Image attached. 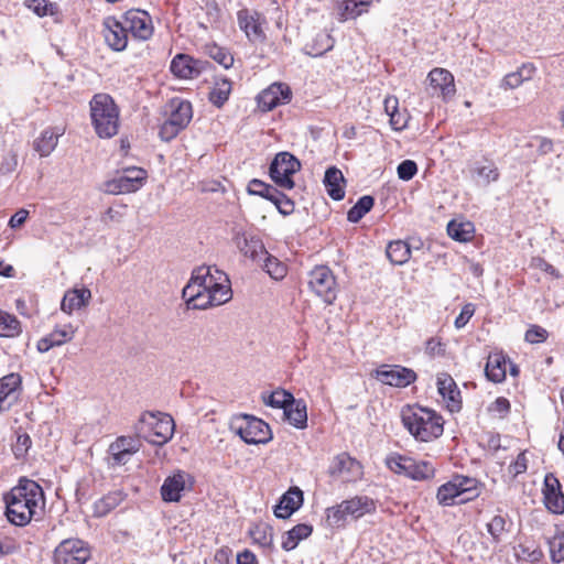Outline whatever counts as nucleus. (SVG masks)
Segmentation results:
<instances>
[{"label":"nucleus","instance_id":"6","mask_svg":"<svg viewBox=\"0 0 564 564\" xmlns=\"http://www.w3.org/2000/svg\"><path fill=\"white\" fill-rule=\"evenodd\" d=\"M376 511L375 501L367 496H355L326 509V522L329 527H343L347 520H357Z\"/></svg>","mask_w":564,"mask_h":564},{"label":"nucleus","instance_id":"12","mask_svg":"<svg viewBox=\"0 0 564 564\" xmlns=\"http://www.w3.org/2000/svg\"><path fill=\"white\" fill-rule=\"evenodd\" d=\"M147 177V172L140 167H129L122 174L104 183V192L111 195L138 191Z\"/></svg>","mask_w":564,"mask_h":564},{"label":"nucleus","instance_id":"2","mask_svg":"<svg viewBox=\"0 0 564 564\" xmlns=\"http://www.w3.org/2000/svg\"><path fill=\"white\" fill-rule=\"evenodd\" d=\"M4 502L8 521L17 527H24L31 520L42 517L45 498L37 482L20 479L19 484L4 495Z\"/></svg>","mask_w":564,"mask_h":564},{"label":"nucleus","instance_id":"62","mask_svg":"<svg viewBox=\"0 0 564 564\" xmlns=\"http://www.w3.org/2000/svg\"><path fill=\"white\" fill-rule=\"evenodd\" d=\"M489 410L491 412L498 413L501 416L506 415L510 410V402L506 398H498L490 405Z\"/></svg>","mask_w":564,"mask_h":564},{"label":"nucleus","instance_id":"1","mask_svg":"<svg viewBox=\"0 0 564 564\" xmlns=\"http://www.w3.org/2000/svg\"><path fill=\"white\" fill-rule=\"evenodd\" d=\"M188 307L206 310L219 306L232 297L228 275L215 265H203L195 269L182 292Z\"/></svg>","mask_w":564,"mask_h":564},{"label":"nucleus","instance_id":"17","mask_svg":"<svg viewBox=\"0 0 564 564\" xmlns=\"http://www.w3.org/2000/svg\"><path fill=\"white\" fill-rule=\"evenodd\" d=\"M234 241L239 251L254 262H260L268 252L258 236L242 229H234Z\"/></svg>","mask_w":564,"mask_h":564},{"label":"nucleus","instance_id":"33","mask_svg":"<svg viewBox=\"0 0 564 564\" xmlns=\"http://www.w3.org/2000/svg\"><path fill=\"white\" fill-rule=\"evenodd\" d=\"M507 361L502 354H490L487 358L485 373L492 382H501L506 378Z\"/></svg>","mask_w":564,"mask_h":564},{"label":"nucleus","instance_id":"23","mask_svg":"<svg viewBox=\"0 0 564 564\" xmlns=\"http://www.w3.org/2000/svg\"><path fill=\"white\" fill-rule=\"evenodd\" d=\"M22 379L19 373H9L0 379V413L17 403Z\"/></svg>","mask_w":564,"mask_h":564},{"label":"nucleus","instance_id":"56","mask_svg":"<svg viewBox=\"0 0 564 564\" xmlns=\"http://www.w3.org/2000/svg\"><path fill=\"white\" fill-rule=\"evenodd\" d=\"M209 55L212 58H214L217 63H219L225 68H228L234 63V57L226 52L224 48L219 46H213L209 48Z\"/></svg>","mask_w":564,"mask_h":564},{"label":"nucleus","instance_id":"63","mask_svg":"<svg viewBox=\"0 0 564 564\" xmlns=\"http://www.w3.org/2000/svg\"><path fill=\"white\" fill-rule=\"evenodd\" d=\"M29 216V212L21 208L19 209L14 215L11 216L10 220H9V226L11 228H18V227H21L26 218Z\"/></svg>","mask_w":564,"mask_h":564},{"label":"nucleus","instance_id":"52","mask_svg":"<svg viewBox=\"0 0 564 564\" xmlns=\"http://www.w3.org/2000/svg\"><path fill=\"white\" fill-rule=\"evenodd\" d=\"M76 329L72 324H66L62 327H56L48 334L50 340L53 341L55 346H61L65 343L70 341L75 336Z\"/></svg>","mask_w":564,"mask_h":564},{"label":"nucleus","instance_id":"58","mask_svg":"<svg viewBox=\"0 0 564 564\" xmlns=\"http://www.w3.org/2000/svg\"><path fill=\"white\" fill-rule=\"evenodd\" d=\"M527 469H528L527 455H525V452H521L517 456L516 460L509 466V473L513 477H517L518 475L525 473Z\"/></svg>","mask_w":564,"mask_h":564},{"label":"nucleus","instance_id":"47","mask_svg":"<svg viewBox=\"0 0 564 564\" xmlns=\"http://www.w3.org/2000/svg\"><path fill=\"white\" fill-rule=\"evenodd\" d=\"M487 531L490 534L492 542L498 544L502 542L503 536L507 534L506 518L497 514L487 523Z\"/></svg>","mask_w":564,"mask_h":564},{"label":"nucleus","instance_id":"50","mask_svg":"<svg viewBox=\"0 0 564 564\" xmlns=\"http://www.w3.org/2000/svg\"><path fill=\"white\" fill-rule=\"evenodd\" d=\"M295 401L292 393L286 392L285 390H275L273 391L268 399L265 400V404L272 408L283 409L292 405Z\"/></svg>","mask_w":564,"mask_h":564},{"label":"nucleus","instance_id":"27","mask_svg":"<svg viewBox=\"0 0 564 564\" xmlns=\"http://www.w3.org/2000/svg\"><path fill=\"white\" fill-rule=\"evenodd\" d=\"M430 86L433 89V94H440L443 98H447L454 95L455 85L454 76L444 68H434L429 74Z\"/></svg>","mask_w":564,"mask_h":564},{"label":"nucleus","instance_id":"51","mask_svg":"<svg viewBox=\"0 0 564 564\" xmlns=\"http://www.w3.org/2000/svg\"><path fill=\"white\" fill-rule=\"evenodd\" d=\"M272 528L268 524H257L250 530L251 538L262 546H269L273 542Z\"/></svg>","mask_w":564,"mask_h":564},{"label":"nucleus","instance_id":"28","mask_svg":"<svg viewBox=\"0 0 564 564\" xmlns=\"http://www.w3.org/2000/svg\"><path fill=\"white\" fill-rule=\"evenodd\" d=\"M171 70L180 78H193L200 74V62L188 55L178 54L171 63Z\"/></svg>","mask_w":564,"mask_h":564},{"label":"nucleus","instance_id":"37","mask_svg":"<svg viewBox=\"0 0 564 564\" xmlns=\"http://www.w3.org/2000/svg\"><path fill=\"white\" fill-rule=\"evenodd\" d=\"M456 487L458 488L460 499L458 502H466L479 495L478 481L476 478L456 475L453 477Z\"/></svg>","mask_w":564,"mask_h":564},{"label":"nucleus","instance_id":"24","mask_svg":"<svg viewBox=\"0 0 564 564\" xmlns=\"http://www.w3.org/2000/svg\"><path fill=\"white\" fill-rule=\"evenodd\" d=\"M437 390L443 400L447 403L451 412H457L462 408L460 391L455 380L448 373L437 376Z\"/></svg>","mask_w":564,"mask_h":564},{"label":"nucleus","instance_id":"8","mask_svg":"<svg viewBox=\"0 0 564 564\" xmlns=\"http://www.w3.org/2000/svg\"><path fill=\"white\" fill-rule=\"evenodd\" d=\"M230 430L247 444H265L272 440L270 426L261 419L248 414L234 417Z\"/></svg>","mask_w":564,"mask_h":564},{"label":"nucleus","instance_id":"15","mask_svg":"<svg viewBox=\"0 0 564 564\" xmlns=\"http://www.w3.org/2000/svg\"><path fill=\"white\" fill-rule=\"evenodd\" d=\"M123 25L128 32L138 40H148L153 33L151 17L148 12L139 9L127 11L122 15Z\"/></svg>","mask_w":564,"mask_h":564},{"label":"nucleus","instance_id":"19","mask_svg":"<svg viewBox=\"0 0 564 564\" xmlns=\"http://www.w3.org/2000/svg\"><path fill=\"white\" fill-rule=\"evenodd\" d=\"M102 34L107 45L117 52H121L128 44V29L123 25V21L117 20L113 17H108L104 20Z\"/></svg>","mask_w":564,"mask_h":564},{"label":"nucleus","instance_id":"40","mask_svg":"<svg viewBox=\"0 0 564 564\" xmlns=\"http://www.w3.org/2000/svg\"><path fill=\"white\" fill-rule=\"evenodd\" d=\"M230 93L231 82L226 78L217 79L209 93V101L220 108L228 100Z\"/></svg>","mask_w":564,"mask_h":564},{"label":"nucleus","instance_id":"43","mask_svg":"<svg viewBox=\"0 0 564 564\" xmlns=\"http://www.w3.org/2000/svg\"><path fill=\"white\" fill-rule=\"evenodd\" d=\"M474 232V226L471 223H458L456 220H452L447 225V234L451 238L456 241H468L471 239Z\"/></svg>","mask_w":564,"mask_h":564},{"label":"nucleus","instance_id":"55","mask_svg":"<svg viewBox=\"0 0 564 564\" xmlns=\"http://www.w3.org/2000/svg\"><path fill=\"white\" fill-rule=\"evenodd\" d=\"M398 176L400 180L410 181L417 172V165L412 160H404L398 166Z\"/></svg>","mask_w":564,"mask_h":564},{"label":"nucleus","instance_id":"5","mask_svg":"<svg viewBox=\"0 0 564 564\" xmlns=\"http://www.w3.org/2000/svg\"><path fill=\"white\" fill-rule=\"evenodd\" d=\"M174 420L170 414L162 412H144L134 426L139 437H143L151 444L163 445L174 434Z\"/></svg>","mask_w":564,"mask_h":564},{"label":"nucleus","instance_id":"3","mask_svg":"<svg viewBox=\"0 0 564 564\" xmlns=\"http://www.w3.org/2000/svg\"><path fill=\"white\" fill-rule=\"evenodd\" d=\"M403 426L420 442H431L443 434V417L435 411L419 405H406L401 411Z\"/></svg>","mask_w":564,"mask_h":564},{"label":"nucleus","instance_id":"14","mask_svg":"<svg viewBox=\"0 0 564 564\" xmlns=\"http://www.w3.org/2000/svg\"><path fill=\"white\" fill-rule=\"evenodd\" d=\"M237 21L240 30L245 32L250 42L261 43L265 40L263 31L265 20L258 11L241 9L237 13Z\"/></svg>","mask_w":564,"mask_h":564},{"label":"nucleus","instance_id":"53","mask_svg":"<svg viewBox=\"0 0 564 564\" xmlns=\"http://www.w3.org/2000/svg\"><path fill=\"white\" fill-rule=\"evenodd\" d=\"M274 196L275 198H272L271 202L275 205L282 215L288 216L294 212V203L288 196L279 191Z\"/></svg>","mask_w":564,"mask_h":564},{"label":"nucleus","instance_id":"49","mask_svg":"<svg viewBox=\"0 0 564 564\" xmlns=\"http://www.w3.org/2000/svg\"><path fill=\"white\" fill-rule=\"evenodd\" d=\"M276 192L278 189L274 186L257 178L250 181L248 185L249 194L261 196L270 202L272 200V198H275L274 195L276 194Z\"/></svg>","mask_w":564,"mask_h":564},{"label":"nucleus","instance_id":"25","mask_svg":"<svg viewBox=\"0 0 564 564\" xmlns=\"http://www.w3.org/2000/svg\"><path fill=\"white\" fill-rule=\"evenodd\" d=\"M469 173L471 178L482 186H487L499 178L498 167L488 159L475 161L469 167Z\"/></svg>","mask_w":564,"mask_h":564},{"label":"nucleus","instance_id":"64","mask_svg":"<svg viewBox=\"0 0 564 564\" xmlns=\"http://www.w3.org/2000/svg\"><path fill=\"white\" fill-rule=\"evenodd\" d=\"M237 564H258V561L252 552L246 550L237 555Z\"/></svg>","mask_w":564,"mask_h":564},{"label":"nucleus","instance_id":"4","mask_svg":"<svg viewBox=\"0 0 564 564\" xmlns=\"http://www.w3.org/2000/svg\"><path fill=\"white\" fill-rule=\"evenodd\" d=\"M90 117L100 138H111L119 130V108L111 96L97 94L90 100Z\"/></svg>","mask_w":564,"mask_h":564},{"label":"nucleus","instance_id":"31","mask_svg":"<svg viewBox=\"0 0 564 564\" xmlns=\"http://www.w3.org/2000/svg\"><path fill=\"white\" fill-rule=\"evenodd\" d=\"M535 69L532 63L522 64L516 72H511L502 78L500 88L505 90L518 88L524 82L532 79Z\"/></svg>","mask_w":564,"mask_h":564},{"label":"nucleus","instance_id":"29","mask_svg":"<svg viewBox=\"0 0 564 564\" xmlns=\"http://www.w3.org/2000/svg\"><path fill=\"white\" fill-rule=\"evenodd\" d=\"M91 292L87 288L68 290L62 300L61 308L67 314L88 305Z\"/></svg>","mask_w":564,"mask_h":564},{"label":"nucleus","instance_id":"36","mask_svg":"<svg viewBox=\"0 0 564 564\" xmlns=\"http://www.w3.org/2000/svg\"><path fill=\"white\" fill-rule=\"evenodd\" d=\"M285 419L296 429H304L307 425L306 404L303 400H295L283 411Z\"/></svg>","mask_w":564,"mask_h":564},{"label":"nucleus","instance_id":"59","mask_svg":"<svg viewBox=\"0 0 564 564\" xmlns=\"http://www.w3.org/2000/svg\"><path fill=\"white\" fill-rule=\"evenodd\" d=\"M475 313V306L471 303L466 304L459 315L455 318L454 325L457 329L463 328Z\"/></svg>","mask_w":564,"mask_h":564},{"label":"nucleus","instance_id":"57","mask_svg":"<svg viewBox=\"0 0 564 564\" xmlns=\"http://www.w3.org/2000/svg\"><path fill=\"white\" fill-rule=\"evenodd\" d=\"M547 332L540 326H532L525 332V340L531 344L542 343L546 339Z\"/></svg>","mask_w":564,"mask_h":564},{"label":"nucleus","instance_id":"26","mask_svg":"<svg viewBox=\"0 0 564 564\" xmlns=\"http://www.w3.org/2000/svg\"><path fill=\"white\" fill-rule=\"evenodd\" d=\"M303 503V491L299 487H291L275 506L274 514L276 518L288 519Z\"/></svg>","mask_w":564,"mask_h":564},{"label":"nucleus","instance_id":"42","mask_svg":"<svg viewBox=\"0 0 564 564\" xmlns=\"http://www.w3.org/2000/svg\"><path fill=\"white\" fill-rule=\"evenodd\" d=\"M122 495L119 491L110 492L94 505V513L97 517H104L113 510L122 501Z\"/></svg>","mask_w":564,"mask_h":564},{"label":"nucleus","instance_id":"34","mask_svg":"<svg viewBox=\"0 0 564 564\" xmlns=\"http://www.w3.org/2000/svg\"><path fill=\"white\" fill-rule=\"evenodd\" d=\"M59 134V132L55 131L52 128L43 130L40 137L36 138L33 142L34 150L42 158L48 156L55 150L58 143Z\"/></svg>","mask_w":564,"mask_h":564},{"label":"nucleus","instance_id":"20","mask_svg":"<svg viewBox=\"0 0 564 564\" xmlns=\"http://www.w3.org/2000/svg\"><path fill=\"white\" fill-rule=\"evenodd\" d=\"M543 502L554 514L564 513V494L560 480L553 474H546L543 486Z\"/></svg>","mask_w":564,"mask_h":564},{"label":"nucleus","instance_id":"44","mask_svg":"<svg viewBox=\"0 0 564 564\" xmlns=\"http://www.w3.org/2000/svg\"><path fill=\"white\" fill-rule=\"evenodd\" d=\"M456 486L457 485H455V482L452 478L448 482L442 485L438 488L436 498H437V501L440 505L452 506L455 503H459L458 500L462 497H460L458 488Z\"/></svg>","mask_w":564,"mask_h":564},{"label":"nucleus","instance_id":"11","mask_svg":"<svg viewBox=\"0 0 564 564\" xmlns=\"http://www.w3.org/2000/svg\"><path fill=\"white\" fill-rule=\"evenodd\" d=\"M301 169V162L289 152H280L275 155L270 165V176L280 187L292 189L294 181L292 176Z\"/></svg>","mask_w":564,"mask_h":564},{"label":"nucleus","instance_id":"54","mask_svg":"<svg viewBox=\"0 0 564 564\" xmlns=\"http://www.w3.org/2000/svg\"><path fill=\"white\" fill-rule=\"evenodd\" d=\"M26 6L39 17L53 14V4L48 0H28Z\"/></svg>","mask_w":564,"mask_h":564},{"label":"nucleus","instance_id":"39","mask_svg":"<svg viewBox=\"0 0 564 564\" xmlns=\"http://www.w3.org/2000/svg\"><path fill=\"white\" fill-rule=\"evenodd\" d=\"M312 531L313 528L305 523L293 527L290 531H288L286 536L283 539L282 547L285 551L294 550L300 541L312 534Z\"/></svg>","mask_w":564,"mask_h":564},{"label":"nucleus","instance_id":"35","mask_svg":"<svg viewBox=\"0 0 564 564\" xmlns=\"http://www.w3.org/2000/svg\"><path fill=\"white\" fill-rule=\"evenodd\" d=\"M551 560L554 563L564 561V525H554L552 533L546 538Z\"/></svg>","mask_w":564,"mask_h":564},{"label":"nucleus","instance_id":"22","mask_svg":"<svg viewBox=\"0 0 564 564\" xmlns=\"http://www.w3.org/2000/svg\"><path fill=\"white\" fill-rule=\"evenodd\" d=\"M140 442L133 436H119L109 446L112 465H124L140 449Z\"/></svg>","mask_w":564,"mask_h":564},{"label":"nucleus","instance_id":"61","mask_svg":"<svg viewBox=\"0 0 564 564\" xmlns=\"http://www.w3.org/2000/svg\"><path fill=\"white\" fill-rule=\"evenodd\" d=\"M425 351L430 356H442L445 352L444 344L437 338H430L426 341Z\"/></svg>","mask_w":564,"mask_h":564},{"label":"nucleus","instance_id":"13","mask_svg":"<svg viewBox=\"0 0 564 564\" xmlns=\"http://www.w3.org/2000/svg\"><path fill=\"white\" fill-rule=\"evenodd\" d=\"M90 556V551L85 542L79 539L62 541L54 552L55 564H85Z\"/></svg>","mask_w":564,"mask_h":564},{"label":"nucleus","instance_id":"16","mask_svg":"<svg viewBox=\"0 0 564 564\" xmlns=\"http://www.w3.org/2000/svg\"><path fill=\"white\" fill-rule=\"evenodd\" d=\"M328 471L345 481H356L362 476V466L347 453H340L332 460Z\"/></svg>","mask_w":564,"mask_h":564},{"label":"nucleus","instance_id":"38","mask_svg":"<svg viewBox=\"0 0 564 564\" xmlns=\"http://www.w3.org/2000/svg\"><path fill=\"white\" fill-rule=\"evenodd\" d=\"M386 254L392 264L402 265L409 261L411 248L405 241H391L387 246Z\"/></svg>","mask_w":564,"mask_h":564},{"label":"nucleus","instance_id":"21","mask_svg":"<svg viewBox=\"0 0 564 564\" xmlns=\"http://www.w3.org/2000/svg\"><path fill=\"white\" fill-rule=\"evenodd\" d=\"M291 100V89L288 85L274 83L258 96V105L263 111H270L279 105Z\"/></svg>","mask_w":564,"mask_h":564},{"label":"nucleus","instance_id":"7","mask_svg":"<svg viewBox=\"0 0 564 564\" xmlns=\"http://www.w3.org/2000/svg\"><path fill=\"white\" fill-rule=\"evenodd\" d=\"M166 111L169 116L162 123L159 135L163 141L167 142L188 126L193 117V110L189 101L173 98L166 105Z\"/></svg>","mask_w":564,"mask_h":564},{"label":"nucleus","instance_id":"60","mask_svg":"<svg viewBox=\"0 0 564 564\" xmlns=\"http://www.w3.org/2000/svg\"><path fill=\"white\" fill-rule=\"evenodd\" d=\"M18 167V155L15 153H8L3 156L0 163V173L1 174H10L14 172Z\"/></svg>","mask_w":564,"mask_h":564},{"label":"nucleus","instance_id":"9","mask_svg":"<svg viewBox=\"0 0 564 564\" xmlns=\"http://www.w3.org/2000/svg\"><path fill=\"white\" fill-rule=\"evenodd\" d=\"M388 468L413 480H425L434 476V466L425 460L416 462L414 458L400 454H391L387 457Z\"/></svg>","mask_w":564,"mask_h":564},{"label":"nucleus","instance_id":"45","mask_svg":"<svg viewBox=\"0 0 564 564\" xmlns=\"http://www.w3.org/2000/svg\"><path fill=\"white\" fill-rule=\"evenodd\" d=\"M375 199L370 195H365L348 210L347 219L350 223H358L373 207Z\"/></svg>","mask_w":564,"mask_h":564},{"label":"nucleus","instance_id":"48","mask_svg":"<svg viewBox=\"0 0 564 564\" xmlns=\"http://www.w3.org/2000/svg\"><path fill=\"white\" fill-rule=\"evenodd\" d=\"M262 260L264 261L263 269L272 279L281 280L285 276L288 270L283 262L269 254L268 252Z\"/></svg>","mask_w":564,"mask_h":564},{"label":"nucleus","instance_id":"30","mask_svg":"<svg viewBox=\"0 0 564 564\" xmlns=\"http://www.w3.org/2000/svg\"><path fill=\"white\" fill-rule=\"evenodd\" d=\"M324 185L327 194L334 200H341L345 197V178L340 170L332 166L326 170Z\"/></svg>","mask_w":564,"mask_h":564},{"label":"nucleus","instance_id":"46","mask_svg":"<svg viewBox=\"0 0 564 564\" xmlns=\"http://www.w3.org/2000/svg\"><path fill=\"white\" fill-rule=\"evenodd\" d=\"M367 6L368 0H344L339 7V14L343 20L355 19L365 12Z\"/></svg>","mask_w":564,"mask_h":564},{"label":"nucleus","instance_id":"32","mask_svg":"<svg viewBox=\"0 0 564 564\" xmlns=\"http://www.w3.org/2000/svg\"><path fill=\"white\" fill-rule=\"evenodd\" d=\"M185 488V475L182 473L167 477L162 487L161 495L164 501L174 502L181 499V492Z\"/></svg>","mask_w":564,"mask_h":564},{"label":"nucleus","instance_id":"10","mask_svg":"<svg viewBox=\"0 0 564 564\" xmlns=\"http://www.w3.org/2000/svg\"><path fill=\"white\" fill-rule=\"evenodd\" d=\"M308 288L325 304L332 305L337 299L338 286L333 271L326 265H317L308 273Z\"/></svg>","mask_w":564,"mask_h":564},{"label":"nucleus","instance_id":"41","mask_svg":"<svg viewBox=\"0 0 564 564\" xmlns=\"http://www.w3.org/2000/svg\"><path fill=\"white\" fill-rule=\"evenodd\" d=\"M22 333L20 321L12 314L0 310V336L17 337Z\"/></svg>","mask_w":564,"mask_h":564},{"label":"nucleus","instance_id":"18","mask_svg":"<svg viewBox=\"0 0 564 564\" xmlns=\"http://www.w3.org/2000/svg\"><path fill=\"white\" fill-rule=\"evenodd\" d=\"M376 378L383 384L404 388L416 379V373L401 366H382L376 371Z\"/></svg>","mask_w":564,"mask_h":564}]
</instances>
